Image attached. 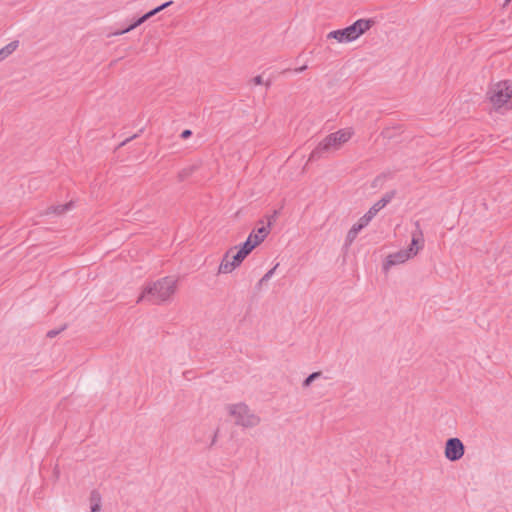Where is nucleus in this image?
Segmentation results:
<instances>
[{
    "instance_id": "9",
    "label": "nucleus",
    "mask_w": 512,
    "mask_h": 512,
    "mask_svg": "<svg viewBox=\"0 0 512 512\" xmlns=\"http://www.w3.org/2000/svg\"><path fill=\"white\" fill-rule=\"evenodd\" d=\"M159 12H160V9L155 7L153 9H151L150 11L146 12L145 14H143L142 16H140L139 18H137L136 20H134L126 28L115 31L113 33V35L114 36H119V35H123L125 33H128L130 31L134 30L135 28H137L138 26H140L141 24H143L144 22H146L147 20H149L151 17H153L156 14H158Z\"/></svg>"
},
{
    "instance_id": "25",
    "label": "nucleus",
    "mask_w": 512,
    "mask_h": 512,
    "mask_svg": "<svg viewBox=\"0 0 512 512\" xmlns=\"http://www.w3.org/2000/svg\"><path fill=\"white\" fill-rule=\"evenodd\" d=\"M173 4V1L170 0V1H167L159 6H157L158 9H160V12L163 11L164 9H166L167 7L171 6Z\"/></svg>"
},
{
    "instance_id": "28",
    "label": "nucleus",
    "mask_w": 512,
    "mask_h": 512,
    "mask_svg": "<svg viewBox=\"0 0 512 512\" xmlns=\"http://www.w3.org/2000/svg\"><path fill=\"white\" fill-rule=\"evenodd\" d=\"M137 136H138V134H134L133 136H131V137H129V138H127V139H125L124 141H122V142L120 143V146H124L126 143H128L130 140H132V139L136 138Z\"/></svg>"
},
{
    "instance_id": "14",
    "label": "nucleus",
    "mask_w": 512,
    "mask_h": 512,
    "mask_svg": "<svg viewBox=\"0 0 512 512\" xmlns=\"http://www.w3.org/2000/svg\"><path fill=\"white\" fill-rule=\"evenodd\" d=\"M90 512H100L101 511V503L102 497L99 491L92 490L90 493Z\"/></svg>"
},
{
    "instance_id": "24",
    "label": "nucleus",
    "mask_w": 512,
    "mask_h": 512,
    "mask_svg": "<svg viewBox=\"0 0 512 512\" xmlns=\"http://www.w3.org/2000/svg\"><path fill=\"white\" fill-rule=\"evenodd\" d=\"M278 212L275 210L271 216L268 217V227L272 225V223L276 220Z\"/></svg>"
},
{
    "instance_id": "2",
    "label": "nucleus",
    "mask_w": 512,
    "mask_h": 512,
    "mask_svg": "<svg viewBox=\"0 0 512 512\" xmlns=\"http://www.w3.org/2000/svg\"><path fill=\"white\" fill-rule=\"evenodd\" d=\"M416 230L412 233L411 243L406 249L389 254L383 264L385 271L389 270L392 266L404 263L410 258L414 257L424 245L423 232L420 228L419 222H415Z\"/></svg>"
},
{
    "instance_id": "31",
    "label": "nucleus",
    "mask_w": 512,
    "mask_h": 512,
    "mask_svg": "<svg viewBox=\"0 0 512 512\" xmlns=\"http://www.w3.org/2000/svg\"><path fill=\"white\" fill-rule=\"evenodd\" d=\"M511 0H505L504 6H506Z\"/></svg>"
},
{
    "instance_id": "16",
    "label": "nucleus",
    "mask_w": 512,
    "mask_h": 512,
    "mask_svg": "<svg viewBox=\"0 0 512 512\" xmlns=\"http://www.w3.org/2000/svg\"><path fill=\"white\" fill-rule=\"evenodd\" d=\"M198 169H199V164H192L190 166H187V167L183 168L178 173V180L180 182L185 181L187 178H189Z\"/></svg>"
},
{
    "instance_id": "10",
    "label": "nucleus",
    "mask_w": 512,
    "mask_h": 512,
    "mask_svg": "<svg viewBox=\"0 0 512 512\" xmlns=\"http://www.w3.org/2000/svg\"><path fill=\"white\" fill-rule=\"evenodd\" d=\"M327 38L335 39L339 43H349L356 40V37L352 33L350 25L343 29H337L329 32Z\"/></svg>"
},
{
    "instance_id": "19",
    "label": "nucleus",
    "mask_w": 512,
    "mask_h": 512,
    "mask_svg": "<svg viewBox=\"0 0 512 512\" xmlns=\"http://www.w3.org/2000/svg\"><path fill=\"white\" fill-rule=\"evenodd\" d=\"M269 228L268 225L267 226H261L260 228L257 229V233L255 234L254 233V238L255 239H261V243L264 241V239L267 237V235L269 234Z\"/></svg>"
},
{
    "instance_id": "17",
    "label": "nucleus",
    "mask_w": 512,
    "mask_h": 512,
    "mask_svg": "<svg viewBox=\"0 0 512 512\" xmlns=\"http://www.w3.org/2000/svg\"><path fill=\"white\" fill-rule=\"evenodd\" d=\"M72 207H73V202L70 201V202H68L66 204H59V205H56V206H52L51 209H52L53 213H55L57 215H63L67 211H69Z\"/></svg>"
},
{
    "instance_id": "27",
    "label": "nucleus",
    "mask_w": 512,
    "mask_h": 512,
    "mask_svg": "<svg viewBox=\"0 0 512 512\" xmlns=\"http://www.w3.org/2000/svg\"><path fill=\"white\" fill-rule=\"evenodd\" d=\"M253 83L256 84V85H261L263 84V78L261 75H257L253 78Z\"/></svg>"
},
{
    "instance_id": "20",
    "label": "nucleus",
    "mask_w": 512,
    "mask_h": 512,
    "mask_svg": "<svg viewBox=\"0 0 512 512\" xmlns=\"http://www.w3.org/2000/svg\"><path fill=\"white\" fill-rule=\"evenodd\" d=\"M279 264H276L273 268H271L270 270H268L264 275L263 277L259 280L257 286L260 287L262 286L264 283H266L267 281H269L271 279V277L274 275L275 273V270L277 269Z\"/></svg>"
},
{
    "instance_id": "11",
    "label": "nucleus",
    "mask_w": 512,
    "mask_h": 512,
    "mask_svg": "<svg viewBox=\"0 0 512 512\" xmlns=\"http://www.w3.org/2000/svg\"><path fill=\"white\" fill-rule=\"evenodd\" d=\"M375 24V20L372 18H361L356 20L350 25L352 33L358 39L366 31H368Z\"/></svg>"
},
{
    "instance_id": "18",
    "label": "nucleus",
    "mask_w": 512,
    "mask_h": 512,
    "mask_svg": "<svg viewBox=\"0 0 512 512\" xmlns=\"http://www.w3.org/2000/svg\"><path fill=\"white\" fill-rule=\"evenodd\" d=\"M389 177H391V173H390V172H387V173H385V172H384V173H381V174H379L378 176H376V177L374 178V180L372 181L371 186H372L373 188H379V187H381V186L384 184V182L386 181V179H387V178H389Z\"/></svg>"
},
{
    "instance_id": "12",
    "label": "nucleus",
    "mask_w": 512,
    "mask_h": 512,
    "mask_svg": "<svg viewBox=\"0 0 512 512\" xmlns=\"http://www.w3.org/2000/svg\"><path fill=\"white\" fill-rule=\"evenodd\" d=\"M260 244L261 239H255L254 231H252L247 237V239L243 243H241L237 248H239L243 253H245L248 256L253 251V249Z\"/></svg>"
},
{
    "instance_id": "1",
    "label": "nucleus",
    "mask_w": 512,
    "mask_h": 512,
    "mask_svg": "<svg viewBox=\"0 0 512 512\" xmlns=\"http://www.w3.org/2000/svg\"><path fill=\"white\" fill-rule=\"evenodd\" d=\"M177 280L166 276L157 281L150 282L143 288V291L137 302L148 301L152 304H161L175 293Z\"/></svg>"
},
{
    "instance_id": "21",
    "label": "nucleus",
    "mask_w": 512,
    "mask_h": 512,
    "mask_svg": "<svg viewBox=\"0 0 512 512\" xmlns=\"http://www.w3.org/2000/svg\"><path fill=\"white\" fill-rule=\"evenodd\" d=\"M321 374H322L321 372H313V373H311L310 375H308L304 379V381L302 383V386L303 387H309L312 384L313 381H315L317 378H319L321 376Z\"/></svg>"
},
{
    "instance_id": "6",
    "label": "nucleus",
    "mask_w": 512,
    "mask_h": 512,
    "mask_svg": "<svg viewBox=\"0 0 512 512\" xmlns=\"http://www.w3.org/2000/svg\"><path fill=\"white\" fill-rule=\"evenodd\" d=\"M237 246L230 248L223 256L219 265V273H231L234 269L239 267L243 260L247 257L239 248L234 253Z\"/></svg>"
},
{
    "instance_id": "29",
    "label": "nucleus",
    "mask_w": 512,
    "mask_h": 512,
    "mask_svg": "<svg viewBox=\"0 0 512 512\" xmlns=\"http://www.w3.org/2000/svg\"><path fill=\"white\" fill-rule=\"evenodd\" d=\"M307 69V65H303L301 67H298L294 70L295 73H301Z\"/></svg>"
},
{
    "instance_id": "13",
    "label": "nucleus",
    "mask_w": 512,
    "mask_h": 512,
    "mask_svg": "<svg viewBox=\"0 0 512 512\" xmlns=\"http://www.w3.org/2000/svg\"><path fill=\"white\" fill-rule=\"evenodd\" d=\"M365 227L366 225L359 219L358 222L355 223L348 231L345 239V246H350L356 239L358 233Z\"/></svg>"
},
{
    "instance_id": "8",
    "label": "nucleus",
    "mask_w": 512,
    "mask_h": 512,
    "mask_svg": "<svg viewBox=\"0 0 512 512\" xmlns=\"http://www.w3.org/2000/svg\"><path fill=\"white\" fill-rule=\"evenodd\" d=\"M396 195V190H391L383 195V197L374 203L370 209L360 218V220L367 226L370 221L388 205Z\"/></svg>"
},
{
    "instance_id": "7",
    "label": "nucleus",
    "mask_w": 512,
    "mask_h": 512,
    "mask_svg": "<svg viewBox=\"0 0 512 512\" xmlns=\"http://www.w3.org/2000/svg\"><path fill=\"white\" fill-rule=\"evenodd\" d=\"M465 453V446L463 442L457 437L447 439L445 443V457L451 461L456 462L460 460Z\"/></svg>"
},
{
    "instance_id": "30",
    "label": "nucleus",
    "mask_w": 512,
    "mask_h": 512,
    "mask_svg": "<svg viewBox=\"0 0 512 512\" xmlns=\"http://www.w3.org/2000/svg\"><path fill=\"white\" fill-rule=\"evenodd\" d=\"M216 438H217V432L213 436V439H212V442H211V446L215 444Z\"/></svg>"
},
{
    "instance_id": "5",
    "label": "nucleus",
    "mask_w": 512,
    "mask_h": 512,
    "mask_svg": "<svg viewBox=\"0 0 512 512\" xmlns=\"http://www.w3.org/2000/svg\"><path fill=\"white\" fill-rule=\"evenodd\" d=\"M230 415L236 418V425L251 428L259 424L260 418L251 412L245 403L231 404L228 406Z\"/></svg>"
},
{
    "instance_id": "23",
    "label": "nucleus",
    "mask_w": 512,
    "mask_h": 512,
    "mask_svg": "<svg viewBox=\"0 0 512 512\" xmlns=\"http://www.w3.org/2000/svg\"><path fill=\"white\" fill-rule=\"evenodd\" d=\"M193 132L190 129H185L181 132L180 137L182 139H188L192 136Z\"/></svg>"
},
{
    "instance_id": "3",
    "label": "nucleus",
    "mask_w": 512,
    "mask_h": 512,
    "mask_svg": "<svg viewBox=\"0 0 512 512\" xmlns=\"http://www.w3.org/2000/svg\"><path fill=\"white\" fill-rule=\"evenodd\" d=\"M487 97L496 111L512 109V81L505 80L493 84L487 91Z\"/></svg>"
},
{
    "instance_id": "4",
    "label": "nucleus",
    "mask_w": 512,
    "mask_h": 512,
    "mask_svg": "<svg viewBox=\"0 0 512 512\" xmlns=\"http://www.w3.org/2000/svg\"><path fill=\"white\" fill-rule=\"evenodd\" d=\"M350 130L341 129L327 135L311 152L309 161H315L323 157L331 149H337L341 144L347 142L351 136Z\"/></svg>"
},
{
    "instance_id": "22",
    "label": "nucleus",
    "mask_w": 512,
    "mask_h": 512,
    "mask_svg": "<svg viewBox=\"0 0 512 512\" xmlns=\"http://www.w3.org/2000/svg\"><path fill=\"white\" fill-rule=\"evenodd\" d=\"M67 328V325L64 324L62 325L59 329H53V330H49L46 334V337L47 338H54L55 336H57L59 333H61L62 331H64L65 329Z\"/></svg>"
},
{
    "instance_id": "26",
    "label": "nucleus",
    "mask_w": 512,
    "mask_h": 512,
    "mask_svg": "<svg viewBox=\"0 0 512 512\" xmlns=\"http://www.w3.org/2000/svg\"><path fill=\"white\" fill-rule=\"evenodd\" d=\"M173 4V1L170 0V1H167L159 6H157L158 9H160V12L163 11L164 9H166L167 7L171 6Z\"/></svg>"
},
{
    "instance_id": "15",
    "label": "nucleus",
    "mask_w": 512,
    "mask_h": 512,
    "mask_svg": "<svg viewBox=\"0 0 512 512\" xmlns=\"http://www.w3.org/2000/svg\"><path fill=\"white\" fill-rule=\"evenodd\" d=\"M19 46V41L14 40L0 49V59L3 61L10 56Z\"/></svg>"
}]
</instances>
